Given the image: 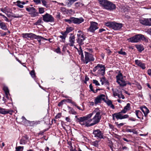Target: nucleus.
Wrapping results in <instances>:
<instances>
[{"mask_svg":"<svg viewBox=\"0 0 151 151\" xmlns=\"http://www.w3.org/2000/svg\"><path fill=\"white\" fill-rule=\"evenodd\" d=\"M93 83L96 86H99L100 85L98 81L96 80H93Z\"/></svg>","mask_w":151,"mask_h":151,"instance_id":"a18cd8bd","label":"nucleus"},{"mask_svg":"<svg viewBox=\"0 0 151 151\" xmlns=\"http://www.w3.org/2000/svg\"><path fill=\"white\" fill-rule=\"evenodd\" d=\"M56 52L57 53H60V49L59 47H58L56 50Z\"/></svg>","mask_w":151,"mask_h":151,"instance_id":"052dcab7","label":"nucleus"},{"mask_svg":"<svg viewBox=\"0 0 151 151\" xmlns=\"http://www.w3.org/2000/svg\"><path fill=\"white\" fill-rule=\"evenodd\" d=\"M105 25L115 30H119L123 27V24L116 22H108L105 23Z\"/></svg>","mask_w":151,"mask_h":151,"instance_id":"20e7f679","label":"nucleus"},{"mask_svg":"<svg viewBox=\"0 0 151 151\" xmlns=\"http://www.w3.org/2000/svg\"><path fill=\"white\" fill-rule=\"evenodd\" d=\"M3 90L5 92V93H9V90L7 87L6 86H4Z\"/></svg>","mask_w":151,"mask_h":151,"instance_id":"a19ab883","label":"nucleus"},{"mask_svg":"<svg viewBox=\"0 0 151 151\" xmlns=\"http://www.w3.org/2000/svg\"><path fill=\"white\" fill-rule=\"evenodd\" d=\"M22 119L23 120L24 123H25L27 122V120L24 117H22Z\"/></svg>","mask_w":151,"mask_h":151,"instance_id":"0e129e2a","label":"nucleus"},{"mask_svg":"<svg viewBox=\"0 0 151 151\" xmlns=\"http://www.w3.org/2000/svg\"><path fill=\"white\" fill-rule=\"evenodd\" d=\"M135 62L137 65L141 68L142 69H145V64L142 62L140 60H135Z\"/></svg>","mask_w":151,"mask_h":151,"instance_id":"dca6fc26","label":"nucleus"},{"mask_svg":"<svg viewBox=\"0 0 151 151\" xmlns=\"http://www.w3.org/2000/svg\"><path fill=\"white\" fill-rule=\"evenodd\" d=\"M30 13L32 14V16L33 17L37 16L38 14V13L37 12H36L35 11L32 13L30 12Z\"/></svg>","mask_w":151,"mask_h":151,"instance_id":"37998d69","label":"nucleus"},{"mask_svg":"<svg viewBox=\"0 0 151 151\" xmlns=\"http://www.w3.org/2000/svg\"><path fill=\"white\" fill-rule=\"evenodd\" d=\"M30 74L33 78H34L35 77V73L34 70L31 71L30 72Z\"/></svg>","mask_w":151,"mask_h":151,"instance_id":"ea45409f","label":"nucleus"},{"mask_svg":"<svg viewBox=\"0 0 151 151\" xmlns=\"http://www.w3.org/2000/svg\"><path fill=\"white\" fill-rule=\"evenodd\" d=\"M139 22L140 23L143 25L151 26V18H142L140 20Z\"/></svg>","mask_w":151,"mask_h":151,"instance_id":"9b49d317","label":"nucleus"},{"mask_svg":"<svg viewBox=\"0 0 151 151\" xmlns=\"http://www.w3.org/2000/svg\"><path fill=\"white\" fill-rule=\"evenodd\" d=\"M61 116V114H58L55 117V118L56 119H57L60 118Z\"/></svg>","mask_w":151,"mask_h":151,"instance_id":"bf43d9fd","label":"nucleus"},{"mask_svg":"<svg viewBox=\"0 0 151 151\" xmlns=\"http://www.w3.org/2000/svg\"><path fill=\"white\" fill-rule=\"evenodd\" d=\"M29 33L23 34H22V37L24 38H28Z\"/></svg>","mask_w":151,"mask_h":151,"instance_id":"c03bdc74","label":"nucleus"},{"mask_svg":"<svg viewBox=\"0 0 151 151\" xmlns=\"http://www.w3.org/2000/svg\"><path fill=\"white\" fill-rule=\"evenodd\" d=\"M75 6L78 8L79 7H81L83 6V4L80 2L76 3L75 4Z\"/></svg>","mask_w":151,"mask_h":151,"instance_id":"4c0bfd02","label":"nucleus"},{"mask_svg":"<svg viewBox=\"0 0 151 151\" xmlns=\"http://www.w3.org/2000/svg\"><path fill=\"white\" fill-rule=\"evenodd\" d=\"M99 98L101 99V101L102 100H103L104 101H105V95L104 94H101L99 96H98Z\"/></svg>","mask_w":151,"mask_h":151,"instance_id":"f704fd0d","label":"nucleus"},{"mask_svg":"<svg viewBox=\"0 0 151 151\" xmlns=\"http://www.w3.org/2000/svg\"><path fill=\"white\" fill-rule=\"evenodd\" d=\"M60 37L62 39L63 42H64L65 41V38L66 37L65 36L63 35H60Z\"/></svg>","mask_w":151,"mask_h":151,"instance_id":"de8ad7c7","label":"nucleus"},{"mask_svg":"<svg viewBox=\"0 0 151 151\" xmlns=\"http://www.w3.org/2000/svg\"><path fill=\"white\" fill-rule=\"evenodd\" d=\"M83 21L84 19L82 17L78 18L73 17V23L79 24L83 22Z\"/></svg>","mask_w":151,"mask_h":151,"instance_id":"a211bd4d","label":"nucleus"},{"mask_svg":"<svg viewBox=\"0 0 151 151\" xmlns=\"http://www.w3.org/2000/svg\"><path fill=\"white\" fill-rule=\"evenodd\" d=\"M78 39L77 42L80 45H82L84 44L83 41L86 37L82 32L80 30L79 31L77 34Z\"/></svg>","mask_w":151,"mask_h":151,"instance_id":"6e6552de","label":"nucleus"},{"mask_svg":"<svg viewBox=\"0 0 151 151\" xmlns=\"http://www.w3.org/2000/svg\"><path fill=\"white\" fill-rule=\"evenodd\" d=\"M0 28L3 30H6L7 29V26L4 22H1L0 23Z\"/></svg>","mask_w":151,"mask_h":151,"instance_id":"bb28decb","label":"nucleus"},{"mask_svg":"<svg viewBox=\"0 0 151 151\" xmlns=\"http://www.w3.org/2000/svg\"><path fill=\"white\" fill-rule=\"evenodd\" d=\"M35 2L36 4H38L40 3V0H33Z\"/></svg>","mask_w":151,"mask_h":151,"instance_id":"5fc2aeb1","label":"nucleus"},{"mask_svg":"<svg viewBox=\"0 0 151 151\" xmlns=\"http://www.w3.org/2000/svg\"><path fill=\"white\" fill-rule=\"evenodd\" d=\"M64 21L68 22L69 23H73V17H71L69 19H65Z\"/></svg>","mask_w":151,"mask_h":151,"instance_id":"473e14b6","label":"nucleus"},{"mask_svg":"<svg viewBox=\"0 0 151 151\" xmlns=\"http://www.w3.org/2000/svg\"><path fill=\"white\" fill-rule=\"evenodd\" d=\"M26 10L31 13L34 12L35 11V9L33 7L26 8Z\"/></svg>","mask_w":151,"mask_h":151,"instance_id":"7c9ffc66","label":"nucleus"},{"mask_svg":"<svg viewBox=\"0 0 151 151\" xmlns=\"http://www.w3.org/2000/svg\"><path fill=\"white\" fill-rule=\"evenodd\" d=\"M89 88H90V89L91 90V91H93L94 93H95V91H94V90H93V86L92 85V84H90V85Z\"/></svg>","mask_w":151,"mask_h":151,"instance_id":"8fccbe9b","label":"nucleus"},{"mask_svg":"<svg viewBox=\"0 0 151 151\" xmlns=\"http://www.w3.org/2000/svg\"><path fill=\"white\" fill-rule=\"evenodd\" d=\"M129 117V115L127 114L123 115V119L127 118Z\"/></svg>","mask_w":151,"mask_h":151,"instance_id":"13d9d810","label":"nucleus"},{"mask_svg":"<svg viewBox=\"0 0 151 151\" xmlns=\"http://www.w3.org/2000/svg\"><path fill=\"white\" fill-rule=\"evenodd\" d=\"M73 30V28L71 27H68L66 29V32L68 33L70 32H71Z\"/></svg>","mask_w":151,"mask_h":151,"instance_id":"e433bc0d","label":"nucleus"},{"mask_svg":"<svg viewBox=\"0 0 151 151\" xmlns=\"http://www.w3.org/2000/svg\"><path fill=\"white\" fill-rule=\"evenodd\" d=\"M113 95L114 97L117 96L119 99L121 98L122 99H124L125 98L124 96L122 94V92L119 91L117 89L113 91Z\"/></svg>","mask_w":151,"mask_h":151,"instance_id":"f8f14e48","label":"nucleus"},{"mask_svg":"<svg viewBox=\"0 0 151 151\" xmlns=\"http://www.w3.org/2000/svg\"><path fill=\"white\" fill-rule=\"evenodd\" d=\"M65 120L67 122H71V120L69 117H66L65 118Z\"/></svg>","mask_w":151,"mask_h":151,"instance_id":"3c124183","label":"nucleus"},{"mask_svg":"<svg viewBox=\"0 0 151 151\" xmlns=\"http://www.w3.org/2000/svg\"><path fill=\"white\" fill-rule=\"evenodd\" d=\"M135 114L138 118L140 119L142 117L143 119V114L142 112L139 110H136L135 111Z\"/></svg>","mask_w":151,"mask_h":151,"instance_id":"4be33fe9","label":"nucleus"},{"mask_svg":"<svg viewBox=\"0 0 151 151\" xmlns=\"http://www.w3.org/2000/svg\"><path fill=\"white\" fill-rule=\"evenodd\" d=\"M84 53L85 57L84 58L83 56V59L81 60L83 63L86 64L88 62L94 60V58L92 54L86 51L84 52Z\"/></svg>","mask_w":151,"mask_h":151,"instance_id":"0eeeda50","label":"nucleus"},{"mask_svg":"<svg viewBox=\"0 0 151 151\" xmlns=\"http://www.w3.org/2000/svg\"><path fill=\"white\" fill-rule=\"evenodd\" d=\"M93 134L95 137H97L100 139L103 138V134L99 129L94 130Z\"/></svg>","mask_w":151,"mask_h":151,"instance_id":"4468645a","label":"nucleus"},{"mask_svg":"<svg viewBox=\"0 0 151 151\" xmlns=\"http://www.w3.org/2000/svg\"><path fill=\"white\" fill-rule=\"evenodd\" d=\"M66 101L69 103H72V100L71 99H68Z\"/></svg>","mask_w":151,"mask_h":151,"instance_id":"338daca9","label":"nucleus"},{"mask_svg":"<svg viewBox=\"0 0 151 151\" xmlns=\"http://www.w3.org/2000/svg\"><path fill=\"white\" fill-rule=\"evenodd\" d=\"M43 20L45 22H52L54 21L53 17L48 13H46L42 16Z\"/></svg>","mask_w":151,"mask_h":151,"instance_id":"1a4fd4ad","label":"nucleus"},{"mask_svg":"<svg viewBox=\"0 0 151 151\" xmlns=\"http://www.w3.org/2000/svg\"><path fill=\"white\" fill-rule=\"evenodd\" d=\"M0 10L3 12L8 17H11L12 11L10 8L6 7L3 8H1Z\"/></svg>","mask_w":151,"mask_h":151,"instance_id":"ddd939ff","label":"nucleus"},{"mask_svg":"<svg viewBox=\"0 0 151 151\" xmlns=\"http://www.w3.org/2000/svg\"><path fill=\"white\" fill-rule=\"evenodd\" d=\"M127 132H133V130L132 129H127Z\"/></svg>","mask_w":151,"mask_h":151,"instance_id":"680f3d73","label":"nucleus"},{"mask_svg":"<svg viewBox=\"0 0 151 151\" xmlns=\"http://www.w3.org/2000/svg\"><path fill=\"white\" fill-rule=\"evenodd\" d=\"M108 105L112 109H114V105L112 104V102L110 100H108L107 101H105Z\"/></svg>","mask_w":151,"mask_h":151,"instance_id":"5701e85b","label":"nucleus"},{"mask_svg":"<svg viewBox=\"0 0 151 151\" xmlns=\"http://www.w3.org/2000/svg\"><path fill=\"white\" fill-rule=\"evenodd\" d=\"M36 35L35 34L30 33H29L28 38H30L32 39H35Z\"/></svg>","mask_w":151,"mask_h":151,"instance_id":"c9c22d12","label":"nucleus"},{"mask_svg":"<svg viewBox=\"0 0 151 151\" xmlns=\"http://www.w3.org/2000/svg\"><path fill=\"white\" fill-rule=\"evenodd\" d=\"M80 50H78V52L79 55L81 56V60L82 59H83V58L84 55H83L82 51L81 50V47H80Z\"/></svg>","mask_w":151,"mask_h":151,"instance_id":"c756f323","label":"nucleus"},{"mask_svg":"<svg viewBox=\"0 0 151 151\" xmlns=\"http://www.w3.org/2000/svg\"><path fill=\"white\" fill-rule=\"evenodd\" d=\"M3 18L4 19V20L7 22H9L10 21L5 16H3Z\"/></svg>","mask_w":151,"mask_h":151,"instance_id":"603ef678","label":"nucleus"},{"mask_svg":"<svg viewBox=\"0 0 151 151\" xmlns=\"http://www.w3.org/2000/svg\"><path fill=\"white\" fill-rule=\"evenodd\" d=\"M121 113H122L121 112V111L120 112L117 114H115V117L117 119H123V115L121 114Z\"/></svg>","mask_w":151,"mask_h":151,"instance_id":"a878e982","label":"nucleus"},{"mask_svg":"<svg viewBox=\"0 0 151 151\" xmlns=\"http://www.w3.org/2000/svg\"><path fill=\"white\" fill-rule=\"evenodd\" d=\"M68 34V33H67V32H66V31L64 32H62L61 33V34L65 36V37H66V36Z\"/></svg>","mask_w":151,"mask_h":151,"instance_id":"864d4df0","label":"nucleus"},{"mask_svg":"<svg viewBox=\"0 0 151 151\" xmlns=\"http://www.w3.org/2000/svg\"><path fill=\"white\" fill-rule=\"evenodd\" d=\"M100 4L106 9L109 10L114 9L116 8L115 5L112 2L107 0H99Z\"/></svg>","mask_w":151,"mask_h":151,"instance_id":"7ed1b4c3","label":"nucleus"},{"mask_svg":"<svg viewBox=\"0 0 151 151\" xmlns=\"http://www.w3.org/2000/svg\"><path fill=\"white\" fill-rule=\"evenodd\" d=\"M135 47L139 51L142 52L144 50L143 47L141 45H136Z\"/></svg>","mask_w":151,"mask_h":151,"instance_id":"393cba45","label":"nucleus"},{"mask_svg":"<svg viewBox=\"0 0 151 151\" xmlns=\"http://www.w3.org/2000/svg\"><path fill=\"white\" fill-rule=\"evenodd\" d=\"M43 4L45 6H47L46 0H41Z\"/></svg>","mask_w":151,"mask_h":151,"instance_id":"09e8293b","label":"nucleus"},{"mask_svg":"<svg viewBox=\"0 0 151 151\" xmlns=\"http://www.w3.org/2000/svg\"><path fill=\"white\" fill-rule=\"evenodd\" d=\"M91 25L88 29V30L91 32H93L95 31L98 29V24L95 22H91Z\"/></svg>","mask_w":151,"mask_h":151,"instance_id":"9d476101","label":"nucleus"},{"mask_svg":"<svg viewBox=\"0 0 151 151\" xmlns=\"http://www.w3.org/2000/svg\"><path fill=\"white\" fill-rule=\"evenodd\" d=\"M27 139L26 137H23L22 138V139L21 140L20 142V144H24L25 143V141Z\"/></svg>","mask_w":151,"mask_h":151,"instance_id":"58836bf2","label":"nucleus"},{"mask_svg":"<svg viewBox=\"0 0 151 151\" xmlns=\"http://www.w3.org/2000/svg\"><path fill=\"white\" fill-rule=\"evenodd\" d=\"M130 109V104L129 103L127 104V105L124 107V109L121 111V112L123 113H126L128 110Z\"/></svg>","mask_w":151,"mask_h":151,"instance_id":"412c9836","label":"nucleus"},{"mask_svg":"<svg viewBox=\"0 0 151 151\" xmlns=\"http://www.w3.org/2000/svg\"><path fill=\"white\" fill-rule=\"evenodd\" d=\"M101 101V99L98 96L95 99L94 103L95 104H97L99 103H100Z\"/></svg>","mask_w":151,"mask_h":151,"instance_id":"2f4dec72","label":"nucleus"},{"mask_svg":"<svg viewBox=\"0 0 151 151\" xmlns=\"http://www.w3.org/2000/svg\"><path fill=\"white\" fill-rule=\"evenodd\" d=\"M75 37L73 35H72L70 36L69 38V43L68 45L71 46H73L74 45L75 43Z\"/></svg>","mask_w":151,"mask_h":151,"instance_id":"6ab92c4d","label":"nucleus"},{"mask_svg":"<svg viewBox=\"0 0 151 151\" xmlns=\"http://www.w3.org/2000/svg\"><path fill=\"white\" fill-rule=\"evenodd\" d=\"M65 101L64 100H63L60 102L58 104V106H61L63 104V102Z\"/></svg>","mask_w":151,"mask_h":151,"instance_id":"6e6d98bb","label":"nucleus"},{"mask_svg":"<svg viewBox=\"0 0 151 151\" xmlns=\"http://www.w3.org/2000/svg\"><path fill=\"white\" fill-rule=\"evenodd\" d=\"M119 54L122 55H127L126 53L125 52L123 51V49H121L120 51L118 52Z\"/></svg>","mask_w":151,"mask_h":151,"instance_id":"72a5a7b5","label":"nucleus"},{"mask_svg":"<svg viewBox=\"0 0 151 151\" xmlns=\"http://www.w3.org/2000/svg\"><path fill=\"white\" fill-rule=\"evenodd\" d=\"M98 108L96 109L93 112L90 114H92L91 116L95 114L94 117L91 119H89L88 122H90L91 126L98 123L101 119V112L99 111Z\"/></svg>","mask_w":151,"mask_h":151,"instance_id":"f257e3e1","label":"nucleus"},{"mask_svg":"<svg viewBox=\"0 0 151 151\" xmlns=\"http://www.w3.org/2000/svg\"><path fill=\"white\" fill-rule=\"evenodd\" d=\"M129 41L131 42H137L142 40L145 42H147V39L144 37V35L139 34L136 35L128 39Z\"/></svg>","mask_w":151,"mask_h":151,"instance_id":"39448f33","label":"nucleus"},{"mask_svg":"<svg viewBox=\"0 0 151 151\" xmlns=\"http://www.w3.org/2000/svg\"><path fill=\"white\" fill-rule=\"evenodd\" d=\"M92 114H89L86 116L77 118V120L79 123L82 125H85L88 127L91 126L90 122L88 120L91 117Z\"/></svg>","mask_w":151,"mask_h":151,"instance_id":"f03ea898","label":"nucleus"},{"mask_svg":"<svg viewBox=\"0 0 151 151\" xmlns=\"http://www.w3.org/2000/svg\"><path fill=\"white\" fill-rule=\"evenodd\" d=\"M35 39H37L39 43H40L41 40H47V39L39 35H36Z\"/></svg>","mask_w":151,"mask_h":151,"instance_id":"b1692460","label":"nucleus"},{"mask_svg":"<svg viewBox=\"0 0 151 151\" xmlns=\"http://www.w3.org/2000/svg\"><path fill=\"white\" fill-rule=\"evenodd\" d=\"M140 109L143 112L145 116H146L149 112V110L145 106H143L141 107Z\"/></svg>","mask_w":151,"mask_h":151,"instance_id":"aec40b11","label":"nucleus"},{"mask_svg":"<svg viewBox=\"0 0 151 151\" xmlns=\"http://www.w3.org/2000/svg\"><path fill=\"white\" fill-rule=\"evenodd\" d=\"M25 4V3L24 1H19V8H22L23 7V6L21 5L22 4Z\"/></svg>","mask_w":151,"mask_h":151,"instance_id":"49530a36","label":"nucleus"},{"mask_svg":"<svg viewBox=\"0 0 151 151\" xmlns=\"http://www.w3.org/2000/svg\"><path fill=\"white\" fill-rule=\"evenodd\" d=\"M39 12L40 14L43 13L44 12V9L43 8H39Z\"/></svg>","mask_w":151,"mask_h":151,"instance_id":"79ce46f5","label":"nucleus"},{"mask_svg":"<svg viewBox=\"0 0 151 151\" xmlns=\"http://www.w3.org/2000/svg\"><path fill=\"white\" fill-rule=\"evenodd\" d=\"M105 31V29H103V28H102V29H99V32H102L103 31Z\"/></svg>","mask_w":151,"mask_h":151,"instance_id":"774afa93","label":"nucleus"},{"mask_svg":"<svg viewBox=\"0 0 151 151\" xmlns=\"http://www.w3.org/2000/svg\"><path fill=\"white\" fill-rule=\"evenodd\" d=\"M42 22V20L41 19H39L36 22L37 24H40Z\"/></svg>","mask_w":151,"mask_h":151,"instance_id":"e2e57ef3","label":"nucleus"},{"mask_svg":"<svg viewBox=\"0 0 151 151\" xmlns=\"http://www.w3.org/2000/svg\"><path fill=\"white\" fill-rule=\"evenodd\" d=\"M68 110L69 113L70 114H76V112L72 108L68 106Z\"/></svg>","mask_w":151,"mask_h":151,"instance_id":"cd10ccee","label":"nucleus"},{"mask_svg":"<svg viewBox=\"0 0 151 151\" xmlns=\"http://www.w3.org/2000/svg\"><path fill=\"white\" fill-rule=\"evenodd\" d=\"M13 111L12 110L6 109L0 107V114H7L12 115Z\"/></svg>","mask_w":151,"mask_h":151,"instance_id":"2eb2a0df","label":"nucleus"},{"mask_svg":"<svg viewBox=\"0 0 151 151\" xmlns=\"http://www.w3.org/2000/svg\"><path fill=\"white\" fill-rule=\"evenodd\" d=\"M124 124V123H121L119 124H117V127H120L122 126Z\"/></svg>","mask_w":151,"mask_h":151,"instance_id":"69168bd1","label":"nucleus"},{"mask_svg":"<svg viewBox=\"0 0 151 151\" xmlns=\"http://www.w3.org/2000/svg\"><path fill=\"white\" fill-rule=\"evenodd\" d=\"M100 81L101 82L102 85H103L104 84H107L108 83L107 80L104 77H103L101 78Z\"/></svg>","mask_w":151,"mask_h":151,"instance_id":"c85d7f7f","label":"nucleus"},{"mask_svg":"<svg viewBox=\"0 0 151 151\" xmlns=\"http://www.w3.org/2000/svg\"><path fill=\"white\" fill-rule=\"evenodd\" d=\"M5 94V97L7 99H9V96L10 94L9 93H6Z\"/></svg>","mask_w":151,"mask_h":151,"instance_id":"4d7b16f0","label":"nucleus"},{"mask_svg":"<svg viewBox=\"0 0 151 151\" xmlns=\"http://www.w3.org/2000/svg\"><path fill=\"white\" fill-rule=\"evenodd\" d=\"M125 76H123L121 73H119L116 76V82L121 86H124L127 85V83L124 79Z\"/></svg>","mask_w":151,"mask_h":151,"instance_id":"423d86ee","label":"nucleus"},{"mask_svg":"<svg viewBox=\"0 0 151 151\" xmlns=\"http://www.w3.org/2000/svg\"><path fill=\"white\" fill-rule=\"evenodd\" d=\"M99 68V71L101 72V74L102 75H104L105 71V67L102 65L98 64L96 66V68Z\"/></svg>","mask_w":151,"mask_h":151,"instance_id":"f3484780","label":"nucleus"}]
</instances>
